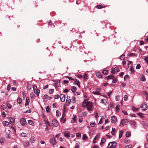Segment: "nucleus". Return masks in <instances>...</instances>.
<instances>
[{"instance_id": "2f4dec72", "label": "nucleus", "mask_w": 148, "mask_h": 148, "mask_svg": "<svg viewBox=\"0 0 148 148\" xmlns=\"http://www.w3.org/2000/svg\"><path fill=\"white\" fill-rule=\"evenodd\" d=\"M35 93H36L37 96H39V94L40 93V90L39 89H37L36 91L35 92Z\"/></svg>"}, {"instance_id": "4468645a", "label": "nucleus", "mask_w": 148, "mask_h": 148, "mask_svg": "<svg viewBox=\"0 0 148 148\" xmlns=\"http://www.w3.org/2000/svg\"><path fill=\"white\" fill-rule=\"evenodd\" d=\"M44 98L46 99L49 100L51 99V97L45 94L44 96Z\"/></svg>"}, {"instance_id": "338daca9", "label": "nucleus", "mask_w": 148, "mask_h": 148, "mask_svg": "<svg viewBox=\"0 0 148 148\" xmlns=\"http://www.w3.org/2000/svg\"><path fill=\"white\" fill-rule=\"evenodd\" d=\"M132 145H127L125 146L124 148H131Z\"/></svg>"}, {"instance_id": "864d4df0", "label": "nucleus", "mask_w": 148, "mask_h": 148, "mask_svg": "<svg viewBox=\"0 0 148 148\" xmlns=\"http://www.w3.org/2000/svg\"><path fill=\"white\" fill-rule=\"evenodd\" d=\"M87 100V99H84V101L83 102H84V103H87L88 104H89V103H91V102H90V101L87 102L86 101Z\"/></svg>"}, {"instance_id": "09e8293b", "label": "nucleus", "mask_w": 148, "mask_h": 148, "mask_svg": "<svg viewBox=\"0 0 148 148\" xmlns=\"http://www.w3.org/2000/svg\"><path fill=\"white\" fill-rule=\"evenodd\" d=\"M144 60L145 62H146L147 64H148V57L147 56H146L145 57Z\"/></svg>"}, {"instance_id": "f704fd0d", "label": "nucleus", "mask_w": 148, "mask_h": 148, "mask_svg": "<svg viewBox=\"0 0 148 148\" xmlns=\"http://www.w3.org/2000/svg\"><path fill=\"white\" fill-rule=\"evenodd\" d=\"M45 122L46 123L47 125H48V126H50L51 125V124L50 123L47 121V120H44Z\"/></svg>"}, {"instance_id": "680f3d73", "label": "nucleus", "mask_w": 148, "mask_h": 148, "mask_svg": "<svg viewBox=\"0 0 148 148\" xmlns=\"http://www.w3.org/2000/svg\"><path fill=\"white\" fill-rule=\"evenodd\" d=\"M21 136L22 137H24L26 136V134L24 133H22L21 134Z\"/></svg>"}, {"instance_id": "37998d69", "label": "nucleus", "mask_w": 148, "mask_h": 148, "mask_svg": "<svg viewBox=\"0 0 148 148\" xmlns=\"http://www.w3.org/2000/svg\"><path fill=\"white\" fill-rule=\"evenodd\" d=\"M130 69V70L132 73H134L135 72V71L133 67L131 66Z\"/></svg>"}, {"instance_id": "ddd939ff", "label": "nucleus", "mask_w": 148, "mask_h": 148, "mask_svg": "<svg viewBox=\"0 0 148 148\" xmlns=\"http://www.w3.org/2000/svg\"><path fill=\"white\" fill-rule=\"evenodd\" d=\"M114 78V76L112 75H110L106 77V78L107 80H109L110 79H113Z\"/></svg>"}, {"instance_id": "2eb2a0df", "label": "nucleus", "mask_w": 148, "mask_h": 148, "mask_svg": "<svg viewBox=\"0 0 148 148\" xmlns=\"http://www.w3.org/2000/svg\"><path fill=\"white\" fill-rule=\"evenodd\" d=\"M144 107H145L142 110L143 111H145L147 109V104L146 103H144Z\"/></svg>"}, {"instance_id": "6e6d98bb", "label": "nucleus", "mask_w": 148, "mask_h": 148, "mask_svg": "<svg viewBox=\"0 0 148 148\" xmlns=\"http://www.w3.org/2000/svg\"><path fill=\"white\" fill-rule=\"evenodd\" d=\"M50 108H49V106H47L46 108V112L48 113L50 112Z\"/></svg>"}, {"instance_id": "ea45409f", "label": "nucleus", "mask_w": 148, "mask_h": 148, "mask_svg": "<svg viewBox=\"0 0 148 148\" xmlns=\"http://www.w3.org/2000/svg\"><path fill=\"white\" fill-rule=\"evenodd\" d=\"M123 98L124 101H126L127 100L128 97L127 95H125L124 96Z\"/></svg>"}, {"instance_id": "a211bd4d", "label": "nucleus", "mask_w": 148, "mask_h": 148, "mask_svg": "<svg viewBox=\"0 0 148 148\" xmlns=\"http://www.w3.org/2000/svg\"><path fill=\"white\" fill-rule=\"evenodd\" d=\"M29 143L28 141H25L23 145L25 147H27L29 145Z\"/></svg>"}, {"instance_id": "0eeeda50", "label": "nucleus", "mask_w": 148, "mask_h": 148, "mask_svg": "<svg viewBox=\"0 0 148 148\" xmlns=\"http://www.w3.org/2000/svg\"><path fill=\"white\" fill-rule=\"evenodd\" d=\"M52 124L54 127H56L58 125V121L56 119H54L52 121Z\"/></svg>"}, {"instance_id": "8fccbe9b", "label": "nucleus", "mask_w": 148, "mask_h": 148, "mask_svg": "<svg viewBox=\"0 0 148 148\" xmlns=\"http://www.w3.org/2000/svg\"><path fill=\"white\" fill-rule=\"evenodd\" d=\"M1 107L2 109L3 110L5 109H6V108L5 106L3 105H2L1 106Z\"/></svg>"}, {"instance_id": "c03bdc74", "label": "nucleus", "mask_w": 148, "mask_h": 148, "mask_svg": "<svg viewBox=\"0 0 148 148\" xmlns=\"http://www.w3.org/2000/svg\"><path fill=\"white\" fill-rule=\"evenodd\" d=\"M119 107H120L118 105H117L116 107V108H115L117 112H119Z\"/></svg>"}, {"instance_id": "f8f14e48", "label": "nucleus", "mask_w": 148, "mask_h": 148, "mask_svg": "<svg viewBox=\"0 0 148 148\" xmlns=\"http://www.w3.org/2000/svg\"><path fill=\"white\" fill-rule=\"evenodd\" d=\"M77 89V88L75 86H73L71 87V90L73 93L75 92Z\"/></svg>"}, {"instance_id": "f03ea898", "label": "nucleus", "mask_w": 148, "mask_h": 148, "mask_svg": "<svg viewBox=\"0 0 148 148\" xmlns=\"http://www.w3.org/2000/svg\"><path fill=\"white\" fill-rule=\"evenodd\" d=\"M50 143L53 145H56L57 143L55 138H51L50 140Z\"/></svg>"}, {"instance_id": "4be33fe9", "label": "nucleus", "mask_w": 148, "mask_h": 148, "mask_svg": "<svg viewBox=\"0 0 148 148\" xmlns=\"http://www.w3.org/2000/svg\"><path fill=\"white\" fill-rule=\"evenodd\" d=\"M137 115L138 116H140L142 118H143L144 117V115L143 113H140V112L138 113H137Z\"/></svg>"}, {"instance_id": "bb28decb", "label": "nucleus", "mask_w": 148, "mask_h": 148, "mask_svg": "<svg viewBox=\"0 0 148 148\" xmlns=\"http://www.w3.org/2000/svg\"><path fill=\"white\" fill-rule=\"evenodd\" d=\"M106 140L104 138H102L101 143H100V145H102L103 144L105 141Z\"/></svg>"}, {"instance_id": "423d86ee", "label": "nucleus", "mask_w": 148, "mask_h": 148, "mask_svg": "<svg viewBox=\"0 0 148 148\" xmlns=\"http://www.w3.org/2000/svg\"><path fill=\"white\" fill-rule=\"evenodd\" d=\"M111 121L112 123H115L117 121L116 117L115 116H113L111 117Z\"/></svg>"}, {"instance_id": "79ce46f5", "label": "nucleus", "mask_w": 148, "mask_h": 148, "mask_svg": "<svg viewBox=\"0 0 148 148\" xmlns=\"http://www.w3.org/2000/svg\"><path fill=\"white\" fill-rule=\"evenodd\" d=\"M54 92V89H50L49 91V92L50 94H53Z\"/></svg>"}, {"instance_id": "e2e57ef3", "label": "nucleus", "mask_w": 148, "mask_h": 148, "mask_svg": "<svg viewBox=\"0 0 148 148\" xmlns=\"http://www.w3.org/2000/svg\"><path fill=\"white\" fill-rule=\"evenodd\" d=\"M75 148H79V145L78 143H76L75 144Z\"/></svg>"}, {"instance_id": "aec40b11", "label": "nucleus", "mask_w": 148, "mask_h": 148, "mask_svg": "<svg viewBox=\"0 0 148 148\" xmlns=\"http://www.w3.org/2000/svg\"><path fill=\"white\" fill-rule=\"evenodd\" d=\"M9 124V123L6 121H4L3 122V125L4 126H7Z\"/></svg>"}, {"instance_id": "6ab92c4d", "label": "nucleus", "mask_w": 148, "mask_h": 148, "mask_svg": "<svg viewBox=\"0 0 148 148\" xmlns=\"http://www.w3.org/2000/svg\"><path fill=\"white\" fill-rule=\"evenodd\" d=\"M28 123L29 125H31L32 126L34 125V124L33 121L31 120H29L28 121Z\"/></svg>"}, {"instance_id": "052dcab7", "label": "nucleus", "mask_w": 148, "mask_h": 148, "mask_svg": "<svg viewBox=\"0 0 148 148\" xmlns=\"http://www.w3.org/2000/svg\"><path fill=\"white\" fill-rule=\"evenodd\" d=\"M81 136V134L79 133H77L76 134V137H80Z\"/></svg>"}, {"instance_id": "de8ad7c7", "label": "nucleus", "mask_w": 148, "mask_h": 148, "mask_svg": "<svg viewBox=\"0 0 148 148\" xmlns=\"http://www.w3.org/2000/svg\"><path fill=\"white\" fill-rule=\"evenodd\" d=\"M120 57L121 59L123 60L125 58V55L123 53Z\"/></svg>"}, {"instance_id": "c756f323", "label": "nucleus", "mask_w": 148, "mask_h": 148, "mask_svg": "<svg viewBox=\"0 0 148 148\" xmlns=\"http://www.w3.org/2000/svg\"><path fill=\"white\" fill-rule=\"evenodd\" d=\"M131 135V134L130 132L127 131L126 133L125 136L126 137H130V136Z\"/></svg>"}, {"instance_id": "4d7b16f0", "label": "nucleus", "mask_w": 148, "mask_h": 148, "mask_svg": "<svg viewBox=\"0 0 148 148\" xmlns=\"http://www.w3.org/2000/svg\"><path fill=\"white\" fill-rule=\"evenodd\" d=\"M87 114V112H83L82 113L81 115L82 116H85Z\"/></svg>"}, {"instance_id": "58836bf2", "label": "nucleus", "mask_w": 148, "mask_h": 148, "mask_svg": "<svg viewBox=\"0 0 148 148\" xmlns=\"http://www.w3.org/2000/svg\"><path fill=\"white\" fill-rule=\"evenodd\" d=\"M30 95L31 98H33L34 97L35 94L34 92H32L30 93Z\"/></svg>"}, {"instance_id": "a19ab883", "label": "nucleus", "mask_w": 148, "mask_h": 148, "mask_svg": "<svg viewBox=\"0 0 148 148\" xmlns=\"http://www.w3.org/2000/svg\"><path fill=\"white\" fill-rule=\"evenodd\" d=\"M90 124L91 127H94V126H95L96 125V123L95 122H94L93 123L90 122Z\"/></svg>"}, {"instance_id": "cd10ccee", "label": "nucleus", "mask_w": 148, "mask_h": 148, "mask_svg": "<svg viewBox=\"0 0 148 148\" xmlns=\"http://www.w3.org/2000/svg\"><path fill=\"white\" fill-rule=\"evenodd\" d=\"M56 115L57 116H59L61 115L60 112L58 110H57L56 112Z\"/></svg>"}, {"instance_id": "a18cd8bd", "label": "nucleus", "mask_w": 148, "mask_h": 148, "mask_svg": "<svg viewBox=\"0 0 148 148\" xmlns=\"http://www.w3.org/2000/svg\"><path fill=\"white\" fill-rule=\"evenodd\" d=\"M114 69V70L115 71V72H118L119 71V69L116 67H115Z\"/></svg>"}, {"instance_id": "b1692460", "label": "nucleus", "mask_w": 148, "mask_h": 148, "mask_svg": "<svg viewBox=\"0 0 148 148\" xmlns=\"http://www.w3.org/2000/svg\"><path fill=\"white\" fill-rule=\"evenodd\" d=\"M9 119L10 120V121L11 123V124L12 125L13 124L14 122V121L13 119L11 117H9Z\"/></svg>"}, {"instance_id": "f3484780", "label": "nucleus", "mask_w": 148, "mask_h": 148, "mask_svg": "<svg viewBox=\"0 0 148 148\" xmlns=\"http://www.w3.org/2000/svg\"><path fill=\"white\" fill-rule=\"evenodd\" d=\"M74 85H77L79 88L80 87V83L79 81H78L74 83Z\"/></svg>"}, {"instance_id": "c9c22d12", "label": "nucleus", "mask_w": 148, "mask_h": 148, "mask_svg": "<svg viewBox=\"0 0 148 148\" xmlns=\"http://www.w3.org/2000/svg\"><path fill=\"white\" fill-rule=\"evenodd\" d=\"M123 133V131L122 130H121L120 131L119 133V138H121L122 136V134Z\"/></svg>"}, {"instance_id": "a878e982", "label": "nucleus", "mask_w": 148, "mask_h": 148, "mask_svg": "<svg viewBox=\"0 0 148 148\" xmlns=\"http://www.w3.org/2000/svg\"><path fill=\"white\" fill-rule=\"evenodd\" d=\"M31 141L30 142L32 143H33L35 141V139L34 137H31V139H30Z\"/></svg>"}, {"instance_id": "9d476101", "label": "nucleus", "mask_w": 148, "mask_h": 148, "mask_svg": "<svg viewBox=\"0 0 148 148\" xmlns=\"http://www.w3.org/2000/svg\"><path fill=\"white\" fill-rule=\"evenodd\" d=\"M83 78L86 81L88 79V74L87 73H85L83 75Z\"/></svg>"}, {"instance_id": "6e6552de", "label": "nucleus", "mask_w": 148, "mask_h": 148, "mask_svg": "<svg viewBox=\"0 0 148 148\" xmlns=\"http://www.w3.org/2000/svg\"><path fill=\"white\" fill-rule=\"evenodd\" d=\"M60 100L61 101L64 102L65 100V96L64 95L62 94H61L60 96Z\"/></svg>"}, {"instance_id": "f257e3e1", "label": "nucleus", "mask_w": 148, "mask_h": 148, "mask_svg": "<svg viewBox=\"0 0 148 148\" xmlns=\"http://www.w3.org/2000/svg\"><path fill=\"white\" fill-rule=\"evenodd\" d=\"M117 143L115 141L110 142L108 145L107 147L108 148H114L116 146Z\"/></svg>"}, {"instance_id": "bf43d9fd", "label": "nucleus", "mask_w": 148, "mask_h": 148, "mask_svg": "<svg viewBox=\"0 0 148 148\" xmlns=\"http://www.w3.org/2000/svg\"><path fill=\"white\" fill-rule=\"evenodd\" d=\"M27 87L29 89H30L31 88V84L29 83L27 84Z\"/></svg>"}, {"instance_id": "9b49d317", "label": "nucleus", "mask_w": 148, "mask_h": 148, "mask_svg": "<svg viewBox=\"0 0 148 148\" xmlns=\"http://www.w3.org/2000/svg\"><path fill=\"white\" fill-rule=\"evenodd\" d=\"M64 135L67 138H69L70 137V132H64Z\"/></svg>"}, {"instance_id": "3c124183", "label": "nucleus", "mask_w": 148, "mask_h": 148, "mask_svg": "<svg viewBox=\"0 0 148 148\" xmlns=\"http://www.w3.org/2000/svg\"><path fill=\"white\" fill-rule=\"evenodd\" d=\"M135 56V54L134 53H130L128 54V56L129 57L133 56Z\"/></svg>"}, {"instance_id": "39448f33", "label": "nucleus", "mask_w": 148, "mask_h": 148, "mask_svg": "<svg viewBox=\"0 0 148 148\" xmlns=\"http://www.w3.org/2000/svg\"><path fill=\"white\" fill-rule=\"evenodd\" d=\"M86 107L87 110L89 111H91L92 110V107L91 103H89L88 104Z\"/></svg>"}, {"instance_id": "603ef678", "label": "nucleus", "mask_w": 148, "mask_h": 148, "mask_svg": "<svg viewBox=\"0 0 148 148\" xmlns=\"http://www.w3.org/2000/svg\"><path fill=\"white\" fill-rule=\"evenodd\" d=\"M88 104L87 103H84V102H83L82 106L84 107H86V106H87V105H88Z\"/></svg>"}, {"instance_id": "dca6fc26", "label": "nucleus", "mask_w": 148, "mask_h": 148, "mask_svg": "<svg viewBox=\"0 0 148 148\" xmlns=\"http://www.w3.org/2000/svg\"><path fill=\"white\" fill-rule=\"evenodd\" d=\"M143 95L146 97H148V93L147 92L145 91H143Z\"/></svg>"}, {"instance_id": "1a4fd4ad", "label": "nucleus", "mask_w": 148, "mask_h": 148, "mask_svg": "<svg viewBox=\"0 0 148 148\" xmlns=\"http://www.w3.org/2000/svg\"><path fill=\"white\" fill-rule=\"evenodd\" d=\"M130 124L133 127H135L136 126V123L134 121H131L129 122Z\"/></svg>"}, {"instance_id": "4c0bfd02", "label": "nucleus", "mask_w": 148, "mask_h": 148, "mask_svg": "<svg viewBox=\"0 0 148 148\" xmlns=\"http://www.w3.org/2000/svg\"><path fill=\"white\" fill-rule=\"evenodd\" d=\"M96 76L99 78H102V75L99 73H97L96 74Z\"/></svg>"}, {"instance_id": "7ed1b4c3", "label": "nucleus", "mask_w": 148, "mask_h": 148, "mask_svg": "<svg viewBox=\"0 0 148 148\" xmlns=\"http://www.w3.org/2000/svg\"><path fill=\"white\" fill-rule=\"evenodd\" d=\"M128 122V120H127V119H122L121 121V123L120 124L119 126H121V125H126L127 123Z\"/></svg>"}, {"instance_id": "774afa93", "label": "nucleus", "mask_w": 148, "mask_h": 148, "mask_svg": "<svg viewBox=\"0 0 148 148\" xmlns=\"http://www.w3.org/2000/svg\"><path fill=\"white\" fill-rule=\"evenodd\" d=\"M145 148H148V143H146L145 144Z\"/></svg>"}, {"instance_id": "49530a36", "label": "nucleus", "mask_w": 148, "mask_h": 148, "mask_svg": "<svg viewBox=\"0 0 148 148\" xmlns=\"http://www.w3.org/2000/svg\"><path fill=\"white\" fill-rule=\"evenodd\" d=\"M96 7L98 9H100L103 8V6L100 5H97Z\"/></svg>"}, {"instance_id": "473e14b6", "label": "nucleus", "mask_w": 148, "mask_h": 148, "mask_svg": "<svg viewBox=\"0 0 148 148\" xmlns=\"http://www.w3.org/2000/svg\"><path fill=\"white\" fill-rule=\"evenodd\" d=\"M17 101H18V103H19V104H21L22 103V100L19 97H18V98L17 99Z\"/></svg>"}, {"instance_id": "7c9ffc66", "label": "nucleus", "mask_w": 148, "mask_h": 148, "mask_svg": "<svg viewBox=\"0 0 148 148\" xmlns=\"http://www.w3.org/2000/svg\"><path fill=\"white\" fill-rule=\"evenodd\" d=\"M88 137L85 134H84L83 135V137L82 138V139L83 140H87V139Z\"/></svg>"}, {"instance_id": "0e129e2a", "label": "nucleus", "mask_w": 148, "mask_h": 148, "mask_svg": "<svg viewBox=\"0 0 148 148\" xmlns=\"http://www.w3.org/2000/svg\"><path fill=\"white\" fill-rule=\"evenodd\" d=\"M59 95H55V97H54L55 99H58L59 98Z\"/></svg>"}, {"instance_id": "c85d7f7f", "label": "nucleus", "mask_w": 148, "mask_h": 148, "mask_svg": "<svg viewBox=\"0 0 148 148\" xmlns=\"http://www.w3.org/2000/svg\"><path fill=\"white\" fill-rule=\"evenodd\" d=\"M108 73V71L107 70H104L103 71V73L105 75H107Z\"/></svg>"}, {"instance_id": "20e7f679", "label": "nucleus", "mask_w": 148, "mask_h": 148, "mask_svg": "<svg viewBox=\"0 0 148 148\" xmlns=\"http://www.w3.org/2000/svg\"><path fill=\"white\" fill-rule=\"evenodd\" d=\"M20 123L22 125H26L27 122L25 119L23 118H22L20 119Z\"/></svg>"}, {"instance_id": "5fc2aeb1", "label": "nucleus", "mask_w": 148, "mask_h": 148, "mask_svg": "<svg viewBox=\"0 0 148 148\" xmlns=\"http://www.w3.org/2000/svg\"><path fill=\"white\" fill-rule=\"evenodd\" d=\"M140 68V64H138L136 67V69H139Z\"/></svg>"}, {"instance_id": "72a5a7b5", "label": "nucleus", "mask_w": 148, "mask_h": 148, "mask_svg": "<svg viewBox=\"0 0 148 148\" xmlns=\"http://www.w3.org/2000/svg\"><path fill=\"white\" fill-rule=\"evenodd\" d=\"M71 101V99L66 100V106H68L70 103Z\"/></svg>"}, {"instance_id": "393cba45", "label": "nucleus", "mask_w": 148, "mask_h": 148, "mask_svg": "<svg viewBox=\"0 0 148 148\" xmlns=\"http://www.w3.org/2000/svg\"><path fill=\"white\" fill-rule=\"evenodd\" d=\"M115 128H113L112 129V131L111 132V134L112 135H114L115 133Z\"/></svg>"}, {"instance_id": "5701e85b", "label": "nucleus", "mask_w": 148, "mask_h": 148, "mask_svg": "<svg viewBox=\"0 0 148 148\" xmlns=\"http://www.w3.org/2000/svg\"><path fill=\"white\" fill-rule=\"evenodd\" d=\"M141 81L144 82L146 81V79L145 76L144 75H142L140 78Z\"/></svg>"}, {"instance_id": "412c9836", "label": "nucleus", "mask_w": 148, "mask_h": 148, "mask_svg": "<svg viewBox=\"0 0 148 148\" xmlns=\"http://www.w3.org/2000/svg\"><path fill=\"white\" fill-rule=\"evenodd\" d=\"M132 109L133 111L135 112L138 111V108H136L134 106L132 107Z\"/></svg>"}, {"instance_id": "e433bc0d", "label": "nucleus", "mask_w": 148, "mask_h": 148, "mask_svg": "<svg viewBox=\"0 0 148 148\" xmlns=\"http://www.w3.org/2000/svg\"><path fill=\"white\" fill-rule=\"evenodd\" d=\"M92 93L95 95H100V93L99 91H95V92H92Z\"/></svg>"}, {"instance_id": "69168bd1", "label": "nucleus", "mask_w": 148, "mask_h": 148, "mask_svg": "<svg viewBox=\"0 0 148 148\" xmlns=\"http://www.w3.org/2000/svg\"><path fill=\"white\" fill-rule=\"evenodd\" d=\"M2 116L3 118H5L6 116V114L4 112H3L2 113Z\"/></svg>"}, {"instance_id": "13d9d810", "label": "nucleus", "mask_w": 148, "mask_h": 148, "mask_svg": "<svg viewBox=\"0 0 148 148\" xmlns=\"http://www.w3.org/2000/svg\"><path fill=\"white\" fill-rule=\"evenodd\" d=\"M7 106L8 108L10 109H11L12 108L11 104L10 103H8L7 104Z\"/></svg>"}]
</instances>
